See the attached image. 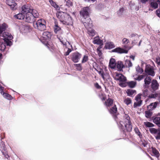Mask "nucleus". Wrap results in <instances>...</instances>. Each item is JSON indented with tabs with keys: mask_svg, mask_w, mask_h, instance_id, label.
<instances>
[{
	"mask_svg": "<svg viewBox=\"0 0 160 160\" xmlns=\"http://www.w3.org/2000/svg\"><path fill=\"white\" fill-rule=\"evenodd\" d=\"M88 33L91 35L93 36L95 35L96 32L94 30L91 29L88 30Z\"/></svg>",
	"mask_w": 160,
	"mask_h": 160,
	"instance_id": "09e8293b",
	"label": "nucleus"
},
{
	"mask_svg": "<svg viewBox=\"0 0 160 160\" xmlns=\"http://www.w3.org/2000/svg\"><path fill=\"white\" fill-rule=\"evenodd\" d=\"M109 111L111 114L114 116V119L120 128L123 130H126L128 132L132 130V126L130 121V118L128 115L125 114L123 117V121H120L119 123H118V121L117 120V117L116 115L117 111L116 106L114 105L111 108H110Z\"/></svg>",
	"mask_w": 160,
	"mask_h": 160,
	"instance_id": "f257e3e1",
	"label": "nucleus"
},
{
	"mask_svg": "<svg viewBox=\"0 0 160 160\" xmlns=\"http://www.w3.org/2000/svg\"><path fill=\"white\" fill-rule=\"evenodd\" d=\"M148 90L147 89L144 90L143 91V94L144 96H146L148 95Z\"/></svg>",
	"mask_w": 160,
	"mask_h": 160,
	"instance_id": "5fc2aeb1",
	"label": "nucleus"
},
{
	"mask_svg": "<svg viewBox=\"0 0 160 160\" xmlns=\"http://www.w3.org/2000/svg\"><path fill=\"white\" fill-rule=\"evenodd\" d=\"M74 66L76 68L77 70L80 71L82 69V68L80 64H74Z\"/></svg>",
	"mask_w": 160,
	"mask_h": 160,
	"instance_id": "8fccbe9b",
	"label": "nucleus"
},
{
	"mask_svg": "<svg viewBox=\"0 0 160 160\" xmlns=\"http://www.w3.org/2000/svg\"><path fill=\"white\" fill-rule=\"evenodd\" d=\"M152 81L151 77L150 76H147L144 80L143 87L144 88H148L150 84L151 83Z\"/></svg>",
	"mask_w": 160,
	"mask_h": 160,
	"instance_id": "f8f14e48",
	"label": "nucleus"
},
{
	"mask_svg": "<svg viewBox=\"0 0 160 160\" xmlns=\"http://www.w3.org/2000/svg\"><path fill=\"white\" fill-rule=\"evenodd\" d=\"M58 38L60 40V42L65 47H67L70 43L69 42H67V40L65 39H63L61 37H58Z\"/></svg>",
	"mask_w": 160,
	"mask_h": 160,
	"instance_id": "f3484780",
	"label": "nucleus"
},
{
	"mask_svg": "<svg viewBox=\"0 0 160 160\" xmlns=\"http://www.w3.org/2000/svg\"><path fill=\"white\" fill-rule=\"evenodd\" d=\"M125 64L126 66L128 68L132 66V64L131 61L128 60H127L125 61Z\"/></svg>",
	"mask_w": 160,
	"mask_h": 160,
	"instance_id": "58836bf2",
	"label": "nucleus"
},
{
	"mask_svg": "<svg viewBox=\"0 0 160 160\" xmlns=\"http://www.w3.org/2000/svg\"><path fill=\"white\" fill-rule=\"evenodd\" d=\"M155 69L153 67L149 64L147 65L145 67L144 72L147 76L154 77L155 75Z\"/></svg>",
	"mask_w": 160,
	"mask_h": 160,
	"instance_id": "0eeeda50",
	"label": "nucleus"
},
{
	"mask_svg": "<svg viewBox=\"0 0 160 160\" xmlns=\"http://www.w3.org/2000/svg\"><path fill=\"white\" fill-rule=\"evenodd\" d=\"M99 97L102 101H103L106 99V97L105 94L102 92H101L99 94Z\"/></svg>",
	"mask_w": 160,
	"mask_h": 160,
	"instance_id": "79ce46f5",
	"label": "nucleus"
},
{
	"mask_svg": "<svg viewBox=\"0 0 160 160\" xmlns=\"http://www.w3.org/2000/svg\"><path fill=\"white\" fill-rule=\"evenodd\" d=\"M89 11V8L86 7L83 8L80 12V15L83 18L82 22L87 29L91 28L93 26L92 21L88 17Z\"/></svg>",
	"mask_w": 160,
	"mask_h": 160,
	"instance_id": "7ed1b4c3",
	"label": "nucleus"
},
{
	"mask_svg": "<svg viewBox=\"0 0 160 160\" xmlns=\"http://www.w3.org/2000/svg\"><path fill=\"white\" fill-rule=\"evenodd\" d=\"M15 17L19 19H24L25 20V15L21 12L15 15Z\"/></svg>",
	"mask_w": 160,
	"mask_h": 160,
	"instance_id": "cd10ccee",
	"label": "nucleus"
},
{
	"mask_svg": "<svg viewBox=\"0 0 160 160\" xmlns=\"http://www.w3.org/2000/svg\"><path fill=\"white\" fill-rule=\"evenodd\" d=\"M24 29L23 32H27L30 31V28L28 26H25L23 27Z\"/></svg>",
	"mask_w": 160,
	"mask_h": 160,
	"instance_id": "a18cd8bd",
	"label": "nucleus"
},
{
	"mask_svg": "<svg viewBox=\"0 0 160 160\" xmlns=\"http://www.w3.org/2000/svg\"><path fill=\"white\" fill-rule=\"evenodd\" d=\"M15 1L13 0H7V3L8 5L10 6L12 9L14 10L16 8V3L15 2Z\"/></svg>",
	"mask_w": 160,
	"mask_h": 160,
	"instance_id": "2eb2a0df",
	"label": "nucleus"
},
{
	"mask_svg": "<svg viewBox=\"0 0 160 160\" xmlns=\"http://www.w3.org/2000/svg\"><path fill=\"white\" fill-rule=\"evenodd\" d=\"M112 52H117L119 53H128V51L120 48H117L112 50Z\"/></svg>",
	"mask_w": 160,
	"mask_h": 160,
	"instance_id": "dca6fc26",
	"label": "nucleus"
},
{
	"mask_svg": "<svg viewBox=\"0 0 160 160\" xmlns=\"http://www.w3.org/2000/svg\"><path fill=\"white\" fill-rule=\"evenodd\" d=\"M46 24L45 20L42 19L38 20L36 22H34L33 23L34 28L41 31L46 30Z\"/></svg>",
	"mask_w": 160,
	"mask_h": 160,
	"instance_id": "39448f33",
	"label": "nucleus"
},
{
	"mask_svg": "<svg viewBox=\"0 0 160 160\" xmlns=\"http://www.w3.org/2000/svg\"><path fill=\"white\" fill-rule=\"evenodd\" d=\"M0 38L2 40H4L7 46H10L12 45V43L10 40L12 39L13 37L10 33L7 32H2L0 34Z\"/></svg>",
	"mask_w": 160,
	"mask_h": 160,
	"instance_id": "423d86ee",
	"label": "nucleus"
},
{
	"mask_svg": "<svg viewBox=\"0 0 160 160\" xmlns=\"http://www.w3.org/2000/svg\"><path fill=\"white\" fill-rule=\"evenodd\" d=\"M88 60V56L86 55H84L82 58V63H84L87 62Z\"/></svg>",
	"mask_w": 160,
	"mask_h": 160,
	"instance_id": "49530a36",
	"label": "nucleus"
},
{
	"mask_svg": "<svg viewBox=\"0 0 160 160\" xmlns=\"http://www.w3.org/2000/svg\"><path fill=\"white\" fill-rule=\"evenodd\" d=\"M119 84L122 87H124L125 86L124 84L123 83H120Z\"/></svg>",
	"mask_w": 160,
	"mask_h": 160,
	"instance_id": "680f3d73",
	"label": "nucleus"
},
{
	"mask_svg": "<svg viewBox=\"0 0 160 160\" xmlns=\"http://www.w3.org/2000/svg\"><path fill=\"white\" fill-rule=\"evenodd\" d=\"M3 96L4 98L8 100H11L12 98L11 95L6 93H3Z\"/></svg>",
	"mask_w": 160,
	"mask_h": 160,
	"instance_id": "2f4dec72",
	"label": "nucleus"
},
{
	"mask_svg": "<svg viewBox=\"0 0 160 160\" xmlns=\"http://www.w3.org/2000/svg\"><path fill=\"white\" fill-rule=\"evenodd\" d=\"M54 31L55 33H57L58 32H59L61 29V28L59 27L58 24L56 23H55V25L54 27Z\"/></svg>",
	"mask_w": 160,
	"mask_h": 160,
	"instance_id": "7c9ffc66",
	"label": "nucleus"
},
{
	"mask_svg": "<svg viewBox=\"0 0 160 160\" xmlns=\"http://www.w3.org/2000/svg\"><path fill=\"white\" fill-rule=\"evenodd\" d=\"M49 1L51 3L52 5L55 8H56L57 9H59V6L57 5L55 2H53V1L51 0H49Z\"/></svg>",
	"mask_w": 160,
	"mask_h": 160,
	"instance_id": "ea45409f",
	"label": "nucleus"
},
{
	"mask_svg": "<svg viewBox=\"0 0 160 160\" xmlns=\"http://www.w3.org/2000/svg\"><path fill=\"white\" fill-rule=\"evenodd\" d=\"M136 71L140 74L142 73L143 72V69L141 68L138 65L136 67Z\"/></svg>",
	"mask_w": 160,
	"mask_h": 160,
	"instance_id": "f704fd0d",
	"label": "nucleus"
},
{
	"mask_svg": "<svg viewBox=\"0 0 160 160\" xmlns=\"http://www.w3.org/2000/svg\"><path fill=\"white\" fill-rule=\"evenodd\" d=\"M141 42H142V40H140V41L139 42V46H140V45Z\"/></svg>",
	"mask_w": 160,
	"mask_h": 160,
	"instance_id": "69168bd1",
	"label": "nucleus"
},
{
	"mask_svg": "<svg viewBox=\"0 0 160 160\" xmlns=\"http://www.w3.org/2000/svg\"><path fill=\"white\" fill-rule=\"evenodd\" d=\"M148 98H158V101L160 102V94L159 93L151 94L149 95Z\"/></svg>",
	"mask_w": 160,
	"mask_h": 160,
	"instance_id": "a211bd4d",
	"label": "nucleus"
},
{
	"mask_svg": "<svg viewBox=\"0 0 160 160\" xmlns=\"http://www.w3.org/2000/svg\"><path fill=\"white\" fill-rule=\"evenodd\" d=\"M141 94H139L136 96L135 100L136 102L134 103V107L140 106L141 105L142 101L141 100Z\"/></svg>",
	"mask_w": 160,
	"mask_h": 160,
	"instance_id": "ddd939ff",
	"label": "nucleus"
},
{
	"mask_svg": "<svg viewBox=\"0 0 160 160\" xmlns=\"http://www.w3.org/2000/svg\"><path fill=\"white\" fill-rule=\"evenodd\" d=\"M136 84V82L134 81H132L128 82V86L131 88H134Z\"/></svg>",
	"mask_w": 160,
	"mask_h": 160,
	"instance_id": "e433bc0d",
	"label": "nucleus"
},
{
	"mask_svg": "<svg viewBox=\"0 0 160 160\" xmlns=\"http://www.w3.org/2000/svg\"><path fill=\"white\" fill-rule=\"evenodd\" d=\"M56 16L62 24L66 25H72V20L71 17L68 14L63 12H58Z\"/></svg>",
	"mask_w": 160,
	"mask_h": 160,
	"instance_id": "20e7f679",
	"label": "nucleus"
},
{
	"mask_svg": "<svg viewBox=\"0 0 160 160\" xmlns=\"http://www.w3.org/2000/svg\"><path fill=\"white\" fill-rule=\"evenodd\" d=\"M134 131L136 133L138 136H140L141 135V133L139 131V130L138 128H136L134 129Z\"/></svg>",
	"mask_w": 160,
	"mask_h": 160,
	"instance_id": "603ef678",
	"label": "nucleus"
},
{
	"mask_svg": "<svg viewBox=\"0 0 160 160\" xmlns=\"http://www.w3.org/2000/svg\"><path fill=\"white\" fill-rule=\"evenodd\" d=\"M50 36L51 34L49 32H43L42 36L40 38V40L42 43L47 45Z\"/></svg>",
	"mask_w": 160,
	"mask_h": 160,
	"instance_id": "6e6552de",
	"label": "nucleus"
},
{
	"mask_svg": "<svg viewBox=\"0 0 160 160\" xmlns=\"http://www.w3.org/2000/svg\"><path fill=\"white\" fill-rule=\"evenodd\" d=\"M124 102L127 105H128L131 103L132 101L130 98H127L124 99Z\"/></svg>",
	"mask_w": 160,
	"mask_h": 160,
	"instance_id": "c9c22d12",
	"label": "nucleus"
},
{
	"mask_svg": "<svg viewBox=\"0 0 160 160\" xmlns=\"http://www.w3.org/2000/svg\"><path fill=\"white\" fill-rule=\"evenodd\" d=\"M149 131L151 133L157 134L155 136L156 139H160V128L157 129L155 128H152L149 129Z\"/></svg>",
	"mask_w": 160,
	"mask_h": 160,
	"instance_id": "9b49d317",
	"label": "nucleus"
},
{
	"mask_svg": "<svg viewBox=\"0 0 160 160\" xmlns=\"http://www.w3.org/2000/svg\"><path fill=\"white\" fill-rule=\"evenodd\" d=\"M2 41L0 38V50L3 52L6 48V44H7L4 42L3 43Z\"/></svg>",
	"mask_w": 160,
	"mask_h": 160,
	"instance_id": "393cba45",
	"label": "nucleus"
},
{
	"mask_svg": "<svg viewBox=\"0 0 160 160\" xmlns=\"http://www.w3.org/2000/svg\"><path fill=\"white\" fill-rule=\"evenodd\" d=\"M116 65L115 60V59L111 58L109 61V66L111 68L114 69Z\"/></svg>",
	"mask_w": 160,
	"mask_h": 160,
	"instance_id": "6ab92c4d",
	"label": "nucleus"
},
{
	"mask_svg": "<svg viewBox=\"0 0 160 160\" xmlns=\"http://www.w3.org/2000/svg\"><path fill=\"white\" fill-rule=\"evenodd\" d=\"M81 57V54L78 52H75L72 54V61L75 62H77L79 61Z\"/></svg>",
	"mask_w": 160,
	"mask_h": 160,
	"instance_id": "4468645a",
	"label": "nucleus"
},
{
	"mask_svg": "<svg viewBox=\"0 0 160 160\" xmlns=\"http://www.w3.org/2000/svg\"><path fill=\"white\" fill-rule=\"evenodd\" d=\"M153 122L157 124H160V117H157L155 118L153 120Z\"/></svg>",
	"mask_w": 160,
	"mask_h": 160,
	"instance_id": "4c0bfd02",
	"label": "nucleus"
},
{
	"mask_svg": "<svg viewBox=\"0 0 160 160\" xmlns=\"http://www.w3.org/2000/svg\"><path fill=\"white\" fill-rule=\"evenodd\" d=\"M156 14L158 17L160 18V9H158L156 11Z\"/></svg>",
	"mask_w": 160,
	"mask_h": 160,
	"instance_id": "6e6d98bb",
	"label": "nucleus"
},
{
	"mask_svg": "<svg viewBox=\"0 0 160 160\" xmlns=\"http://www.w3.org/2000/svg\"><path fill=\"white\" fill-rule=\"evenodd\" d=\"M145 75H139L138 76L135 75L133 76L134 79L138 81H140L143 79Z\"/></svg>",
	"mask_w": 160,
	"mask_h": 160,
	"instance_id": "5701e85b",
	"label": "nucleus"
},
{
	"mask_svg": "<svg viewBox=\"0 0 160 160\" xmlns=\"http://www.w3.org/2000/svg\"><path fill=\"white\" fill-rule=\"evenodd\" d=\"M71 52V50L70 49L68 48V50L65 53V55L66 56L68 55L69 53Z\"/></svg>",
	"mask_w": 160,
	"mask_h": 160,
	"instance_id": "bf43d9fd",
	"label": "nucleus"
},
{
	"mask_svg": "<svg viewBox=\"0 0 160 160\" xmlns=\"http://www.w3.org/2000/svg\"><path fill=\"white\" fill-rule=\"evenodd\" d=\"M152 151L154 155L156 156L157 158L159 156V152L155 148H152Z\"/></svg>",
	"mask_w": 160,
	"mask_h": 160,
	"instance_id": "473e14b6",
	"label": "nucleus"
},
{
	"mask_svg": "<svg viewBox=\"0 0 160 160\" xmlns=\"http://www.w3.org/2000/svg\"><path fill=\"white\" fill-rule=\"evenodd\" d=\"M134 37L138 38V35L137 34H134V33H132V34H131L130 37V38H132V37Z\"/></svg>",
	"mask_w": 160,
	"mask_h": 160,
	"instance_id": "4d7b16f0",
	"label": "nucleus"
},
{
	"mask_svg": "<svg viewBox=\"0 0 160 160\" xmlns=\"http://www.w3.org/2000/svg\"><path fill=\"white\" fill-rule=\"evenodd\" d=\"M159 115H160V113H159Z\"/></svg>",
	"mask_w": 160,
	"mask_h": 160,
	"instance_id": "774afa93",
	"label": "nucleus"
},
{
	"mask_svg": "<svg viewBox=\"0 0 160 160\" xmlns=\"http://www.w3.org/2000/svg\"><path fill=\"white\" fill-rule=\"evenodd\" d=\"M135 92V90L131 89L127 90V91H126L128 95L129 96H131Z\"/></svg>",
	"mask_w": 160,
	"mask_h": 160,
	"instance_id": "72a5a7b5",
	"label": "nucleus"
},
{
	"mask_svg": "<svg viewBox=\"0 0 160 160\" xmlns=\"http://www.w3.org/2000/svg\"><path fill=\"white\" fill-rule=\"evenodd\" d=\"M21 12L25 15V21L29 23L33 22L34 18H37L39 16L37 11L29 6H22Z\"/></svg>",
	"mask_w": 160,
	"mask_h": 160,
	"instance_id": "f03ea898",
	"label": "nucleus"
},
{
	"mask_svg": "<svg viewBox=\"0 0 160 160\" xmlns=\"http://www.w3.org/2000/svg\"><path fill=\"white\" fill-rule=\"evenodd\" d=\"M113 101L112 99L108 98L106 101L105 102V104L106 106L107 107H110L111 106H113Z\"/></svg>",
	"mask_w": 160,
	"mask_h": 160,
	"instance_id": "b1692460",
	"label": "nucleus"
},
{
	"mask_svg": "<svg viewBox=\"0 0 160 160\" xmlns=\"http://www.w3.org/2000/svg\"><path fill=\"white\" fill-rule=\"evenodd\" d=\"M115 47L114 44L111 42H107L106 43L105 48L106 49H110Z\"/></svg>",
	"mask_w": 160,
	"mask_h": 160,
	"instance_id": "412c9836",
	"label": "nucleus"
},
{
	"mask_svg": "<svg viewBox=\"0 0 160 160\" xmlns=\"http://www.w3.org/2000/svg\"><path fill=\"white\" fill-rule=\"evenodd\" d=\"M158 2H160V0H157Z\"/></svg>",
	"mask_w": 160,
	"mask_h": 160,
	"instance_id": "338daca9",
	"label": "nucleus"
},
{
	"mask_svg": "<svg viewBox=\"0 0 160 160\" xmlns=\"http://www.w3.org/2000/svg\"><path fill=\"white\" fill-rule=\"evenodd\" d=\"M124 8H121L117 12V14L119 16H121L124 11Z\"/></svg>",
	"mask_w": 160,
	"mask_h": 160,
	"instance_id": "a19ab883",
	"label": "nucleus"
},
{
	"mask_svg": "<svg viewBox=\"0 0 160 160\" xmlns=\"http://www.w3.org/2000/svg\"><path fill=\"white\" fill-rule=\"evenodd\" d=\"M4 88L0 86V93L3 95V93H4L3 92V89Z\"/></svg>",
	"mask_w": 160,
	"mask_h": 160,
	"instance_id": "13d9d810",
	"label": "nucleus"
},
{
	"mask_svg": "<svg viewBox=\"0 0 160 160\" xmlns=\"http://www.w3.org/2000/svg\"><path fill=\"white\" fill-rule=\"evenodd\" d=\"M98 73L101 76L103 80H105L106 79V78L108 76V74L106 73L105 74L103 72V71L102 70H101L100 71H98Z\"/></svg>",
	"mask_w": 160,
	"mask_h": 160,
	"instance_id": "bb28decb",
	"label": "nucleus"
},
{
	"mask_svg": "<svg viewBox=\"0 0 160 160\" xmlns=\"http://www.w3.org/2000/svg\"><path fill=\"white\" fill-rule=\"evenodd\" d=\"M100 48H99L98 47L97 49V53L99 56L102 58V53L100 50L99 49Z\"/></svg>",
	"mask_w": 160,
	"mask_h": 160,
	"instance_id": "3c124183",
	"label": "nucleus"
},
{
	"mask_svg": "<svg viewBox=\"0 0 160 160\" xmlns=\"http://www.w3.org/2000/svg\"><path fill=\"white\" fill-rule=\"evenodd\" d=\"M150 5L152 8L154 9L157 8L158 6V4L157 2L154 1H152L151 2Z\"/></svg>",
	"mask_w": 160,
	"mask_h": 160,
	"instance_id": "c756f323",
	"label": "nucleus"
},
{
	"mask_svg": "<svg viewBox=\"0 0 160 160\" xmlns=\"http://www.w3.org/2000/svg\"><path fill=\"white\" fill-rule=\"evenodd\" d=\"M113 77L114 79L123 82L126 80V78L122 74H119L117 72L114 73Z\"/></svg>",
	"mask_w": 160,
	"mask_h": 160,
	"instance_id": "9d476101",
	"label": "nucleus"
},
{
	"mask_svg": "<svg viewBox=\"0 0 160 160\" xmlns=\"http://www.w3.org/2000/svg\"><path fill=\"white\" fill-rule=\"evenodd\" d=\"M95 87L98 89L100 88L101 87L99 85V84L98 83H96L95 84Z\"/></svg>",
	"mask_w": 160,
	"mask_h": 160,
	"instance_id": "052dcab7",
	"label": "nucleus"
},
{
	"mask_svg": "<svg viewBox=\"0 0 160 160\" xmlns=\"http://www.w3.org/2000/svg\"><path fill=\"white\" fill-rule=\"evenodd\" d=\"M151 87L153 91H155L158 89L159 85L157 80L153 79L152 80Z\"/></svg>",
	"mask_w": 160,
	"mask_h": 160,
	"instance_id": "1a4fd4ad",
	"label": "nucleus"
},
{
	"mask_svg": "<svg viewBox=\"0 0 160 160\" xmlns=\"http://www.w3.org/2000/svg\"><path fill=\"white\" fill-rule=\"evenodd\" d=\"M93 42L95 44L98 45H102L103 43L102 41L98 37H95Z\"/></svg>",
	"mask_w": 160,
	"mask_h": 160,
	"instance_id": "aec40b11",
	"label": "nucleus"
},
{
	"mask_svg": "<svg viewBox=\"0 0 160 160\" xmlns=\"http://www.w3.org/2000/svg\"><path fill=\"white\" fill-rule=\"evenodd\" d=\"M152 113L149 111H146L145 112V116L148 118H150L152 116Z\"/></svg>",
	"mask_w": 160,
	"mask_h": 160,
	"instance_id": "de8ad7c7",
	"label": "nucleus"
},
{
	"mask_svg": "<svg viewBox=\"0 0 160 160\" xmlns=\"http://www.w3.org/2000/svg\"><path fill=\"white\" fill-rule=\"evenodd\" d=\"M122 42L123 44L125 46H126L129 42V41L128 39L125 38L122 39Z\"/></svg>",
	"mask_w": 160,
	"mask_h": 160,
	"instance_id": "c03bdc74",
	"label": "nucleus"
},
{
	"mask_svg": "<svg viewBox=\"0 0 160 160\" xmlns=\"http://www.w3.org/2000/svg\"><path fill=\"white\" fill-rule=\"evenodd\" d=\"M157 104L158 102H155L154 103H151L147 107V108L149 110H152L156 107Z\"/></svg>",
	"mask_w": 160,
	"mask_h": 160,
	"instance_id": "4be33fe9",
	"label": "nucleus"
},
{
	"mask_svg": "<svg viewBox=\"0 0 160 160\" xmlns=\"http://www.w3.org/2000/svg\"><path fill=\"white\" fill-rule=\"evenodd\" d=\"M7 27V25L5 23L0 25V34H1V33H2L5 30Z\"/></svg>",
	"mask_w": 160,
	"mask_h": 160,
	"instance_id": "c85d7f7f",
	"label": "nucleus"
},
{
	"mask_svg": "<svg viewBox=\"0 0 160 160\" xmlns=\"http://www.w3.org/2000/svg\"><path fill=\"white\" fill-rule=\"evenodd\" d=\"M130 58H131L133 60H134V56H130Z\"/></svg>",
	"mask_w": 160,
	"mask_h": 160,
	"instance_id": "e2e57ef3",
	"label": "nucleus"
},
{
	"mask_svg": "<svg viewBox=\"0 0 160 160\" xmlns=\"http://www.w3.org/2000/svg\"><path fill=\"white\" fill-rule=\"evenodd\" d=\"M116 65L119 71H121L122 69L124 67V65L121 61H118L116 64Z\"/></svg>",
	"mask_w": 160,
	"mask_h": 160,
	"instance_id": "a878e982",
	"label": "nucleus"
},
{
	"mask_svg": "<svg viewBox=\"0 0 160 160\" xmlns=\"http://www.w3.org/2000/svg\"><path fill=\"white\" fill-rule=\"evenodd\" d=\"M144 124L148 127H152L154 126V125L149 122H144Z\"/></svg>",
	"mask_w": 160,
	"mask_h": 160,
	"instance_id": "37998d69",
	"label": "nucleus"
},
{
	"mask_svg": "<svg viewBox=\"0 0 160 160\" xmlns=\"http://www.w3.org/2000/svg\"><path fill=\"white\" fill-rule=\"evenodd\" d=\"M72 2L69 0H67L66 1V5L68 7H70L72 5Z\"/></svg>",
	"mask_w": 160,
	"mask_h": 160,
	"instance_id": "864d4df0",
	"label": "nucleus"
},
{
	"mask_svg": "<svg viewBox=\"0 0 160 160\" xmlns=\"http://www.w3.org/2000/svg\"><path fill=\"white\" fill-rule=\"evenodd\" d=\"M148 0H142V3H145Z\"/></svg>",
	"mask_w": 160,
	"mask_h": 160,
	"instance_id": "0e129e2a",
	"label": "nucleus"
}]
</instances>
